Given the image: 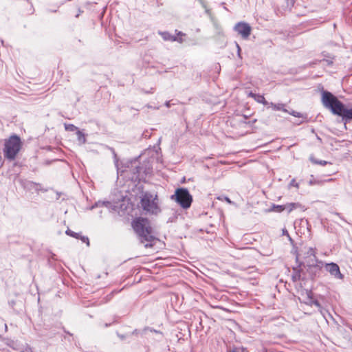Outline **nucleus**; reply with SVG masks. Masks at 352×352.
Segmentation results:
<instances>
[{"label":"nucleus","mask_w":352,"mask_h":352,"mask_svg":"<svg viewBox=\"0 0 352 352\" xmlns=\"http://www.w3.org/2000/svg\"><path fill=\"white\" fill-rule=\"evenodd\" d=\"M334 214L344 221V219L341 217L340 213L335 212Z\"/></svg>","instance_id":"nucleus-24"},{"label":"nucleus","mask_w":352,"mask_h":352,"mask_svg":"<svg viewBox=\"0 0 352 352\" xmlns=\"http://www.w3.org/2000/svg\"><path fill=\"white\" fill-rule=\"evenodd\" d=\"M22 147V142L16 135H11L5 140L4 157L9 160H14Z\"/></svg>","instance_id":"nucleus-4"},{"label":"nucleus","mask_w":352,"mask_h":352,"mask_svg":"<svg viewBox=\"0 0 352 352\" xmlns=\"http://www.w3.org/2000/svg\"><path fill=\"white\" fill-rule=\"evenodd\" d=\"M289 186L291 187V186H294V187H296L297 188H299V185L296 182L295 179H292V181L290 182L289 184Z\"/></svg>","instance_id":"nucleus-18"},{"label":"nucleus","mask_w":352,"mask_h":352,"mask_svg":"<svg viewBox=\"0 0 352 352\" xmlns=\"http://www.w3.org/2000/svg\"><path fill=\"white\" fill-rule=\"evenodd\" d=\"M234 30L239 34H240L242 36V38L244 39H247L250 36V35L251 34V31H252V28H251L250 25L248 23H245V22L237 23L235 25Z\"/></svg>","instance_id":"nucleus-6"},{"label":"nucleus","mask_w":352,"mask_h":352,"mask_svg":"<svg viewBox=\"0 0 352 352\" xmlns=\"http://www.w3.org/2000/svg\"><path fill=\"white\" fill-rule=\"evenodd\" d=\"M225 200H226L228 203H229V204H232L231 200H230L228 197H226V198H225Z\"/></svg>","instance_id":"nucleus-25"},{"label":"nucleus","mask_w":352,"mask_h":352,"mask_svg":"<svg viewBox=\"0 0 352 352\" xmlns=\"http://www.w3.org/2000/svg\"><path fill=\"white\" fill-rule=\"evenodd\" d=\"M65 232L67 235L76 239H79V237L80 236V233L75 232L69 229H67Z\"/></svg>","instance_id":"nucleus-11"},{"label":"nucleus","mask_w":352,"mask_h":352,"mask_svg":"<svg viewBox=\"0 0 352 352\" xmlns=\"http://www.w3.org/2000/svg\"><path fill=\"white\" fill-rule=\"evenodd\" d=\"M274 208L276 212H282L285 210V206L282 205L274 206Z\"/></svg>","instance_id":"nucleus-16"},{"label":"nucleus","mask_w":352,"mask_h":352,"mask_svg":"<svg viewBox=\"0 0 352 352\" xmlns=\"http://www.w3.org/2000/svg\"><path fill=\"white\" fill-rule=\"evenodd\" d=\"M256 95H257V94H254V93H252V92H250V93L248 94V96H249L250 97L253 98L254 100H255V98H256Z\"/></svg>","instance_id":"nucleus-23"},{"label":"nucleus","mask_w":352,"mask_h":352,"mask_svg":"<svg viewBox=\"0 0 352 352\" xmlns=\"http://www.w3.org/2000/svg\"><path fill=\"white\" fill-rule=\"evenodd\" d=\"M132 226L135 232L138 234L140 242L144 244L145 248H151L153 242L157 239L152 233V228L147 219L138 218L132 222Z\"/></svg>","instance_id":"nucleus-2"},{"label":"nucleus","mask_w":352,"mask_h":352,"mask_svg":"<svg viewBox=\"0 0 352 352\" xmlns=\"http://www.w3.org/2000/svg\"><path fill=\"white\" fill-rule=\"evenodd\" d=\"M171 199L177 202L184 209L188 208L192 203V198L186 188H180L175 190Z\"/></svg>","instance_id":"nucleus-5"},{"label":"nucleus","mask_w":352,"mask_h":352,"mask_svg":"<svg viewBox=\"0 0 352 352\" xmlns=\"http://www.w3.org/2000/svg\"><path fill=\"white\" fill-rule=\"evenodd\" d=\"M65 129L66 131H75L76 130L78 131V128L72 124H65Z\"/></svg>","instance_id":"nucleus-12"},{"label":"nucleus","mask_w":352,"mask_h":352,"mask_svg":"<svg viewBox=\"0 0 352 352\" xmlns=\"http://www.w3.org/2000/svg\"><path fill=\"white\" fill-rule=\"evenodd\" d=\"M311 305H314L316 306L317 307L320 308V305L318 300H311Z\"/></svg>","instance_id":"nucleus-21"},{"label":"nucleus","mask_w":352,"mask_h":352,"mask_svg":"<svg viewBox=\"0 0 352 352\" xmlns=\"http://www.w3.org/2000/svg\"><path fill=\"white\" fill-rule=\"evenodd\" d=\"M287 113H289L290 115H292L294 117H297V118H302V113H300L299 112H296L295 111H287Z\"/></svg>","instance_id":"nucleus-15"},{"label":"nucleus","mask_w":352,"mask_h":352,"mask_svg":"<svg viewBox=\"0 0 352 352\" xmlns=\"http://www.w3.org/2000/svg\"><path fill=\"white\" fill-rule=\"evenodd\" d=\"M320 184H321V182H320V181H316V180H310L309 181L310 185Z\"/></svg>","instance_id":"nucleus-22"},{"label":"nucleus","mask_w":352,"mask_h":352,"mask_svg":"<svg viewBox=\"0 0 352 352\" xmlns=\"http://www.w3.org/2000/svg\"><path fill=\"white\" fill-rule=\"evenodd\" d=\"M307 254L308 255L314 256V257H316V252H315V250H314L313 248H309L308 249V251H307Z\"/></svg>","instance_id":"nucleus-19"},{"label":"nucleus","mask_w":352,"mask_h":352,"mask_svg":"<svg viewBox=\"0 0 352 352\" xmlns=\"http://www.w3.org/2000/svg\"><path fill=\"white\" fill-rule=\"evenodd\" d=\"M267 108H272L274 111H282L283 112H287V110L285 108V104L283 103H273L269 102L267 105Z\"/></svg>","instance_id":"nucleus-8"},{"label":"nucleus","mask_w":352,"mask_h":352,"mask_svg":"<svg viewBox=\"0 0 352 352\" xmlns=\"http://www.w3.org/2000/svg\"><path fill=\"white\" fill-rule=\"evenodd\" d=\"M236 46H237V48H238V51L239 52V51H240V50H241V49H240V47H239V45L238 44H236Z\"/></svg>","instance_id":"nucleus-30"},{"label":"nucleus","mask_w":352,"mask_h":352,"mask_svg":"<svg viewBox=\"0 0 352 352\" xmlns=\"http://www.w3.org/2000/svg\"><path fill=\"white\" fill-rule=\"evenodd\" d=\"M245 118H241V122H243V120H245Z\"/></svg>","instance_id":"nucleus-31"},{"label":"nucleus","mask_w":352,"mask_h":352,"mask_svg":"<svg viewBox=\"0 0 352 352\" xmlns=\"http://www.w3.org/2000/svg\"><path fill=\"white\" fill-rule=\"evenodd\" d=\"M283 234H286L287 236H289L287 230H283Z\"/></svg>","instance_id":"nucleus-29"},{"label":"nucleus","mask_w":352,"mask_h":352,"mask_svg":"<svg viewBox=\"0 0 352 352\" xmlns=\"http://www.w3.org/2000/svg\"><path fill=\"white\" fill-rule=\"evenodd\" d=\"M141 207L146 213L157 214L161 212L157 194L144 192L140 199Z\"/></svg>","instance_id":"nucleus-3"},{"label":"nucleus","mask_w":352,"mask_h":352,"mask_svg":"<svg viewBox=\"0 0 352 352\" xmlns=\"http://www.w3.org/2000/svg\"><path fill=\"white\" fill-rule=\"evenodd\" d=\"M313 162L315 164H318L322 165V166L326 165L329 163L328 162L324 161V160H320V161L313 160Z\"/></svg>","instance_id":"nucleus-20"},{"label":"nucleus","mask_w":352,"mask_h":352,"mask_svg":"<svg viewBox=\"0 0 352 352\" xmlns=\"http://www.w3.org/2000/svg\"><path fill=\"white\" fill-rule=\"evenodd\" d=\"M178 38V41H177L178 42H179V43H182L183 42L182 38Z\"/></svg>","instance_id":"nucleus-27"},{"label":"nucleus","mask_w":352,"mask_h":352,"mask_svg":"<svg viewBox=\"0 0 352 352\" xmlns=\"http://www.w3.org/2000/svg\"><path fill=\"white\" fill-rule=\"evenodd\" d=\"M166 107H168L170 106V102H166Z\"/></svg>","instance_id":"nucleus-28"},{"label":"nucleus","mask_w":352,"mask_h":352,"mask_svg":"<svg viewBox=\"0 0 352 352\" xmlns=\"http://www.w3.org/2000/svg\"><path fill=\"white\" fill-rule=\"evenodd\" d=\"M325 267L327 271H328L331 274V275L333 276L335 278L338 279L343 278V275L341 274L340 271V267L336 263H327L326 264Z\"/></svg>","instance_id":"nucleus-7"},{"label":"nucleus","mask_w":352,"mask_h":352,"mask_svg":"<svg viewBox=\"0 0 352 352\" xmlns=\"http://www.w3.org/2000/svg\"><path fill=\"white\" fill-rule=\"evenodd\" d=\"M229 352H237V351H235V350H233V351H229Z\"/></svg>","instance_id":"nucleus-32"},{"label":"nucleus","mask_w":352,"mask_h":352,"mask_svg":"<svg viewBox=\"0 0 352 352\" xmlns=\"http://www.w3.org/2000/svg\"><path fill=\"white\" fill-rule=\"evenodd\" d=\"M321 100L323 106L330 109L333 114L341 116L345 121L352 120V109L345 107L331 92L322 91Z\"/></svg>","instance_id":"nucleus-1"},{"label":"nucleus","mask_w":352,"mask_h":352,"mask_svg":"<svg viewBox=\"0 0 352 352\" xmlns=\"http://www.w3.org/2000/svg\"><path fill=\"white\" fill-rule=\"evenodd\" d=\"M177 35H178V36H183V35H184V34H183L182 32H177Z\"/></svg>","instance_id":"nucleus-26"},{"label":"nucleus","mask_w":352,"mask_h":352,"mask_svg":"<svg viewBox=\"0 0 352 352\" xmlns=\"http://www.w3.org/2000/svg\"><path fill=\"white\" fill-rule=\"evenodd\" d=\"M79 239H80L83 243H85L87 246H89V240L87 236L80 235Z\"/></svg>","instance_id":"nucleus-17"},{"label":"nucleus","mask_w":352,"mask_h":352,"mask_svg":"<svg viewBox=\"0 0 352 352\" xmlns=\"http://www.w3.org/2000/svg\"><path fill=\"white\" fill-rule=\"evenodd\" d=\"M298 204L296 203H290L288 204L285 205V209H287L289 212H291L294 209L298 207Z\"/></svg>","instance_id":"nucleus-13"},{"label":"nucleus","mask_w":352,"mask_h":352,"mask_svg":"<svg viewBox=\"0 0 352 352\" xmlns=\"http://www.w3.org/2000/svg\"><path fill=\"white\" fill-rule=\"evenodd\" d=\"M159 34L162 36L163 39L164 41H178V38L177 36L171 35L168 32H160Z\"/></svg>","instance_id":"nucleus-9"},{"label":"nucleus","mask_w":352,"mask_h":352,"mask_svg":"<svg viewBox=\"0 0 352 352\" xmlns=\"http://www.w3.org/2000/svg\"><path fill=\"white\" fill-rule=\"evenodd\" d=\"M77 135H78V140L82 142V143H85V141H86V139H85V137L84 135V134L79 130L77 131Z\"/></svg>","instance_id":"nucleus-14"},{"label":"nucleus","mask_w":352,"mask_h":352,"mask_svg":"<svg viewBox=\"0 0 352 352\" xmlns=\"http://www.w3.org/2000/svg\"><path fill=\"white\" fill-rule=\"evenodd\" d=\"M255 100L258 102V103H262L264 105L267 106L268 105L269 102L267 101H266L265 98H264L263 96H261V95H259V94H257L256 96V98H255Z\"/></svg>","instance_id":"nucleus-10"}]
</instances>
